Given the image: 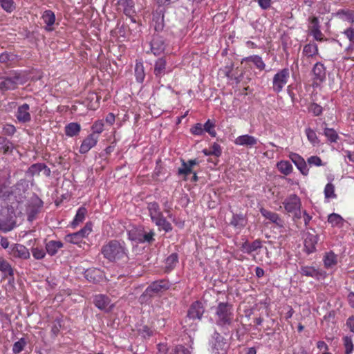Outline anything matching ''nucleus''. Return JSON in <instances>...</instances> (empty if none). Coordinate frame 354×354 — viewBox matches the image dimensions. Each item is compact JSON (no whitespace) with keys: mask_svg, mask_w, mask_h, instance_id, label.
<instances>
[{"mask_svg":"<svg viewBox=\"0 0 354 354\" xmlns=\"http://www.w3.org/2000/svg\"><path fill=\"white\" fill-rule=\"evenodd\" d=\"M91 231H92V225L90 223H87L82 229H81L80 231L77 232V233L83 239V238L88 236L90 234V233L91 232Z\"/></svg>","mask_w":354,"mask_h":354,"instance_id":"3c124183","label":"nucleus"},{"mask_svg":"<svg viewBox=\"0 0 354 354\" xmlns=\"http://www.w3.org/2000/svg\"><path fill=\"white\" fill-rule=\"evenodd\" d=\"M174 354H191V351L189 348H185L183 346H177Z\"/></svg>","mask_w":354,"mask_h":354,"instance_id":"e2e57ef3","label":"nucleus"},{"mask_svg":"<svg viewBox=\"0 0 354 354\" xmlns=\"http://www.w3.org/2000/svg\"><path fill=\"white\" fill-rule=\"evenodd\" d=\"M231 224L236 227L242 228L245 225L246 220L242 214H236L233 216Z\"/></svg>","mask_w":354,"mask_h":354,"instance_id":"e433bc0d","label":"nucleus"},{"mask_svg":"<svg viewBox=\"0 0 354 354\" xmlns=\"http://www.w3.org/2000/svg\"><path fill=\"white\" fill-rule=\"evenodd\" d=\"M80 130V125L76 122H71L65 127V133L68 137L77 136Z\"/></svg>","mask_w":354,"mask_h":354,"instance_id":"bb28decb","label":"nucleus"},{"mask_svg":"<svg viewBox=\"0 0 354 354\" xmlns=\"http://www.w3.org/2000/svg\"><path fill=\"white\" fill-rule=\"evenodd\" d=\"M291 160L295 163L297 169L304 175L308 174V168L304 159L297 153H292L289 156Z\"/></svg>","mask_w":354,"mask_h":354,"instance_id":"4468645a","label":"nucleus"},{"mask_svg":"<svg viewBox=\"0 0 354 354\" xmlns=\"http://www.w3.org/2000/svg\"><path fill=\"white\" fill-rule=\"evenodd\" d=\"M260 212L266 218L270 220L271 222L276 223L278 225H281L282 221L277 213L270 212L263 208L261 209Z\"/></svg>","mask_w":354,"mask_h":354,"instance_id":"a878e982","label":"nucleus"},{"mask_svg":"<svg viewBox=\"0 0 354 354\" xmlns=\"http://www.w3.org/2000/svg\"><path fill=\"white\" fill-rule=\"evenodd\" d=\"M144 232L138 230H131L129 232V239L132 241H136L140 243V239H142Z\"/></svg>","mask_w":354,"mask_h":354,"instance_id":"603ef678","label":"nucleus"},{"mask_svg":"<svg viewBox=\"0 0 354 354\" xmlns=\"http://www.w3.org/2000/svg\"><path fill=\"white\" fill-rule=\"evenodd\" d=\"M141 333L144 337H150L152 335V330L147 326H145L141 329Z\"/></svg>","mask_w":354,"mask_h":354,"instance_id":"338daca9","label":"nucleus"},{"mask_svg":"<svg viewBox=\"0 0 354 354\" xmlns=\"http://www.w3.org/2000/svg\"><path fill=\"white\" fill-rule=\"evenodd\" d=\"M21 77L19 75H14L9 77H3L0 78V90L6 91L15 89L18 84H21Z\"/></svg>","mask_w":354,"mask_h":354,"instance_id":"6e6552de","label":"nucleus"},{"mask_svg":"<svg viewBox=\"0 0 354 354\" xmlns=\"http://www.w3.org/2000/svg\"><path fill=\"white\" fill-rule=\"evenodd\" d=\"M3 130L5 134L9 136L14 134L16 131L15 127L12 124H6Z\"/></svg>","mask_w":354,"mask_h":354,"instance_id":"0e129e2a","label":"nucleus"},{"mask_svg":"<svg viewBox=\"0 0 354 354\" xmlns=\"http://www.w3.org/2000/svg\"><path fill=\"white\" fill-rule=\"evenodd\" d=\"M15 58L16 55L15 54L4 52L0 55V62L9 64L15 61Z\"/></svg>","mask_w":354,"mask_h":354,"instance_id":"a19ab883","label":"nucleus"},{"mask_svg":"<svg viewBox=\"0 0 354 354\" xmlns=\"http://www.w3.org/2000/svg\"><path fill=\"white\" fill-rule=\"evenodd\" d=\"M310 22L311 24L310 26V30L315 39L319 41H323L324 35L320 30L318 18L316 17H313L310 19Z\"/></svg>","mask_w":354,"mask_h":354,"instance_id":"f3484780","label":"nucleus"},{"mask_svg":"<svg viewBox=\"0 0 354 354\" xmlns=\"http://www.w3.org/2000/svg\"><path fill=\"white\" fill-rule=\"evenodd\" d=\"M324 195L326 198H334L336 197L335 194V187L332 183H328L324 188Z\"/></svg>","mask_w":354,"mask_h":354,"instance_id":"c03bdc74","label":"nucleus"},{"mask_svg":"<svg viewBox=\"0 0 354 354\" xmlns=\"http://www.w3.org/2000/svg\"><path fill=\"white\" fill-rule=\"evenodd\" d=\"M32 254L33 257L38 260L44 259L46 255L45 251L42 248H32Z\"/></svg>","mask_w":354,"mask_h":354,"instance_id":"864d4df0","label":"nucleus"},{"mask_svg":"<svg viewBox=\"0 0 354 354\" xmlns=\"http://www.w3.org/2000/svg\"><path fill=\"white\" fill-rule=\"evenodd\" d=\"M290 77L289 70L283 68L277 72L272 80V89L276 93L282 91L284 86L287 84Z\"/></svg>","mask_w":354,"mask_h":354,"instance_id":"0eeeda50","label":"nucleus"},{"mask_svg":"<svg viewBox=\"0 0 354 354\" xmlns=\"http://www.w3.org/2000/svg\"><path fill=\"white\" fill-rule=\"evenodd\" d=\"M62 247L63 243L59 241H50L46 244V252L50 256L55 255Z\"/></svg>","mask_w":354,"mask_h":354,"instance_id":"b1692460","label":"nucleus"},{"mask_svg":"<svg viewBox=\"0 0 354 354\" xmlns=\"http://www.w3.org/2000/svg\"><path fill=\"white\" fill-rule=\"evenodd\" d=\"M344 345L345 346V353L351 354L353 349V344L351 337H344Z\"/></svg>","mask_w":354,"mask_h":354,"instance_id":"09e8293b","label":"nucleus"},{"mask_svg":"<svg viewBox=\"0 0 354 354\" xmlns=\"http://www.w3.org/2000/svg\"><path fill=\"white\" fill-rule=\"evenodd\" d=\"M87 211L86 209L84 207H80L77 213L75 214V216L72 222V225L75 227L77 225H79L80 223H82L85 218V215L86 214Z\"/></svg>","mask_w":354,"mask_h":354,"instance_id":"2f4dec72","label":"nucleus"},{"mask_svg":"<svg viewBox=\"0 0 354 354\" xmlns=\"http://www.w3.org/2000/svg\"><path fill=\"white\" fill-rule=\"evenodd\" d=\"M95 305L101 310L109 311L112 309L113 305H111V301L108 297L104 295H98L94 299Z\"/></svg>","mask_w":354,"mask_h":354,"instance_id":"dca6fc26","label":"nucleus"},{"mask_svg":"<svg viewBox=\"0 0 354 354\" xmlns=\"http://www.w3.org/2000/svg\"><path fill=\"white\" fill-rule=\"evenodd\" d=\"M328 222L333 227L341 228L343 227L345 221L339 214L332 213L328 216Z\"/></svg>","mask_w":354,"mask_h":354,"instance_id":"5701e85b","label":"nucleus"},{"mask_svg":"<svg viewBox=\"0 0 354 354\" xmlns=\"http://www.w3.org/2000/svg\"><path fill=\"white\" fill-rule=\"evenodd\" d=\"M0 245L4 249L10 248H9V241L6 237L1 236Z\"/></svg>","mask_w":354,"mask_h":354,"instance_id":"774afa93","label":"nucleus"},{"mask_svg":"<svg viewBox=\"0 0 354 354\" xmlns=\"http://www.w3.org/2000/svg\"><path fill=\"white\" fill-rule=\"evenodd\" d=\"M300 273L304 276L313 278H318L320 275L319 271L311 266H302L300 270Z\"/></svg>","mask_w":354,"mask_h":354,"instance_id":"c85d7f7f","label":"nucleus"},{"mask_svg":"<svg viewBox=\"0 0 354 354\" xmlns=\"http://www.w3.org/2000/svg\"><path fill=\"white\" fill-rule=\"evenodd\" d=\"M0 4L5 10L9 12L15 8L13 0H0Z\"/></svg>","mask_w":354,"mask_h":354,"instance_id":"8fccbe9b","label":"nucleus"},{"mask_svg":"<svg viewBox=\"0 0 354 354\" xmlns=\"http://www.w3.org/2000/svg\"><path fill=\"white\" fill-rule=\"evenodd\" d=\"M43 163H36L31 165L28 170V174L30 176L39 175L41 172Z\"/></svg>","mask_w":354,"mask_h":354,"instance_id":"a18cd8bd","label":"nucleus"},{"mask_svg":"<svg viewBox=\"0 0 354 354\" xmlns=\"http://www.w3.org/2000/svg\"><path fill=\"white\" fill-rule=\"evenodd\" d=\"M101 252L109 261H116L127 256V250L124 244L116 240L110 241L104 245Z\"/></svg>","mask_w":354,"mask_h":354,"instance_id":"f03ea898","label":"nucleus"},{"mask_svg":"<svg viewBox=\"0 0 354 354\" xmlns=\"http://www.w3.org/2000/svg\"><path fill=\"white\" fill-rule=\"evenodd\" d=\"M343 32L348 39L350 42L354 44V29L349 28L346 29Z\"/></svg>","mask_w":354,"mask_h":354,"instance_id":"680f3d73","label":"nucleus"},{"mask_svg":"<svg viewBox=\"0 0 354 354\" xmlns=\"http://www.w3.org/2000/svg\"><path fill=\"white\" fill-rule=\"evenodd\" d=\"M306 134L308 140L313 144L316 145L318 143V138L315 131L310 128L306 129Z\"/></svg>","mask_w":354,"mask_h":354,"instance_id":"49530a36","label":"nucleus"},{"mask_svg":"<svg viewBox=\"0 0 354 354\" xmlns=\"http://www.w3.org/2000/svg\"><path fill=\"white\" fill-rule=\"evenodd\" d=\"M168 284L165 281H155L152 283L144 292L142 296L152 297L154 294L158 293L162 289H167Z\"/></svg>","mask_w":354,"mask_h":354,"instance_id":"f8f14e48","label":"nucleus"},{"mask_svg":"<svg viewBox=\"0 0 354 354\" xmlns=\"http://www.w3.org/2000/svg\"><path fill=\"white\" fill-rule=\"evenodd\" d=\"M209 344L212 354H226L229 348L227 339L217 332L213 333Z\"/></svg>","mask_w":354,"mask_h":354,"instance_id":"20e7f679","label":"nucleus"},{"mask_svg":"<svg viewBox=\"0 0 354 354\" xmlns=\"http://www.w3.org/2000/svg\"><path fill=\"white\" fill-rule=\"evenodd\" d=\"M178 255L176 253H173L169 255L165 261V268L167 271L171 270L178 263Z\"/></svg>","mask_w":354,"mask_h":354,"instance_id":"f704fd0d","label":"nucleus"},{"mask_svg":"<svg viewBox=\"0 0 354 354\" xmlns=\"http://www.w3.org/2000/svg\"><path fill=\"white\" fill-rule=\"evenodd\" d=\"M234 314L232 305L220 302L214 308V320L216 324L223 330H229L233 327Z\"/></svg>","mask_w":354,"mask_h":354,"instance_id":"f257e3e1","label":"nucleus"},{"mask_svg":"<svg viewBox=\"0 0 354 354\" xmlns=\"http://www.w3.org/2000/svg\"><path fill=\"white\" fill-rule=\"evenodd\" d=\"M16 226L15 216L8 209L2 208L0 211V231L8 232Z\"/></svg>","mask_w":354,"mask_h":354,"instance_id":"423d86ee","label":"nucleus"},{"mask_svg":"<svg viewBox=\"0 0 354 354\" xmlns=\"http://www.w3.org/2000/svg\"><path fill=\"white\" fill-rule=\"evenodd\" d=\"M154 232L151 230L149 232H144L143 236H142V239H140V243L145 242H151L153 240Z\"/></svg>","mask_w":354,"mask_h":354,"instance_id":"bf43d9fd","label":"nucleus"},{"mask_svg":"<svg viewBox=\"0 0 354 354\" xmlns=\"http://www.w3.org/2000/svg\"><path fill=\"white\" fill-rule=\"evenodd\" d=\"M277 167L279 171L284 174L289 175L292 171V166L290 162L287 160H281L277 164Z\"/></svg>","mask_w":354,"mask_h":354,"instance_id":"7c9ffc66","label":"nucleus"},{"mask_svg":"<svg viewBox=\"0 0 354 354\" xmlns=\"http://www.w3.org/2000/svg\"><path fill=\"white\" fill-rule=\"evenodd\" d=\"M44 24L46 25V30L51 31L53 30V26L55 22V15L54 12L50 10H45L41 16Z\"/></svg>","mask_w":354,"mask_h":354,"instance_id":"6ab92c4d","label":"nucleus"},{"mask_svg":"<svg viewBox=\"0 0 354 354\" xmlns=\"http://www.w3.org/2000/svg\"><path fill=\"white\" fill-rule=\"evenodd\" d=\"M198 163L199 162L196 159L189 160L187 162L183 161L182 167L178 169V174L188 175L193 173V167Z\"/></svg>","mask_w":354,"mask_h":354,"instance_id":"412c9836","label":"nucleus"},{"mask_svg":"<svg viewBox=\"0 0 354 354\" xmlns=\"http://www.w3.org/2000/svg\"><path fill=\"white\" fill-rule=\"evenodd\" d=\"M82 240V238L81 236L79 235V234L77 232L68 234L66 236V241L68 243H73V244H78L80 243Z\"/></svg>","mask_w":354,"mask_h":354,"instance_id":"37998d69","label":"nucleus"},{"mask_svg":"<svg viewBox=\"0 0 354 354\" xmlns=\"http://www.w3.org/2000/svg\"><path fill=\"white\" fill-rule=\"evenodd\" d=\"M324 135L331 142H336L339 138L337 132L333 129L330 128H324Z\"/></svg>","mask_w":354,"mask_h":354,"instance_id":"ea45409f","label":"nucleus"},{"mask_svg":"<svg viewBox=\"0 0 354 354\" xmlns=\"http://www.w3.org/2000/svg\"><path fill=\"white\" fill-rule=\"evenodd\" d=\"M16 117L21 122H26L30 120L29 112H17Z\"/></svg>","mask_w":354,"mask_h":354,"instance_id":"6e6d98bb","label":"nucleus"},{"mask_svg":"<svg viewBox=\"0 0 354 354\" xmlns=\"http://www.w3.org/2000/svg\"><path fill=\"white\" fill-rule=\"evenodd\" d=\"M250 62H253L257 68L261 71L264 70L266 64H264L262 58L259 55H252L247 58Z\"/></svg>","mask_w":354,"mask_h":354,"instance_id":"58836bf2","label":"nucleus"},{"mask_svg":"<svg viewBox=\"0 0 354 354\" xmlns=\"http://www.w3.org/2000/svg\"><path fill=\"white\" fill-rule=\"evenodd\" d=\"M258 3L263 10H267L271 6V0H258Z\"/></svg>","mask_w":354,"mask_h":354,"instance_id":"69168bd1","label":"nucleus"},{"mask_svg":"<svg viewBox=\"0 0 354 354\" xmlns=\"http://www.w3.org/2000/svg\"><path fill=\"white\" fill-rule=\"evenodd\" d=\"M117 4L119 10H123L127 15H131L133 7L132 0H117Z\"/></svg>","mask_w":354,"mask_h":354,"instance_id":"393cba45","label":"nucleus"},{"mask_svg":"<svg viewBox=\"0 0 354 354\" xmlns=\"http://www.w3.org/2000/svg\"><path fill=\"white\" fill-rule=\"evenodd\" d=\"M318 236L313 234H307L304 239V248L307 253L310 254L315 251L318 242Z\"/></svg>","mask_w":354,"mask_h":354,"instance_id":"a211bd4d","label":"nucleus"},{"mask_svg":"<svg viewBox=\"0 0 354 354\" xmlns=\"http://www.w3.org/2000/svg\"><path fill=\"white\" fill-rule=\"evenodd\" d=\"M0 271L2 272L5 276L13 275V270L10 264L1 258H0Z\"/></svg>","mask_w":354,"mask_h":354,"instance_id":"72a5a7b5","label":"nucleus"},{"mask_svg":"<svg viewBox=\"0 0 354 354\" xmlns=\"http://www.w3.org/2000/svg\"><path fill=\"white\" fill-rule=\"evenodd\" d=\"M97 272L98 270H87L85 272L86 278L90 281L95 282L97 280L95 277L97 275Z\"/></svg>","mask_w":354,"mask_h":354,"instance_id":"052dcab7","label":"nucleus"},{"mask_svg":"<svg viewBox=\"0 0 354 354\" xmlns=\"http://www.w3.org/2000/svg\"><path fill=\"white\" fill-rule=\"evenodd\" d=\"M303 53L307 57H313L318 53V47L316 44H306L303 49Z\"/></svg>","mask_w":354,"mask_h":354,"instance_id":"c9c22d12","label":"nucleus"},{"mask_svg":"<svg viewBox=\"0 0 354 354\" xmlns=\"http://www.w3.org/2000/svg\"><path fill=\"white\" fill-rule=\"evenodd\" d=\"M26 344V342L24 338H21L19 340L13 344L12 352L15 354H18L21 352Z\"/></svg>","mask_w":354,"mask_h":354,"instance_id":"79ce46f5","label":"nucleus"},{"mask_svg":"<svg viewBox=\"0 0 354 354\" xmlns=\"http://www.w3.org/2000/svg\"><path fill=\"white\" fill-rule=\"evenodd\" d=\"M9 254L15 258L27 259L30 257V252L24 245L15 243L9 248Z\"/></svg>","mask_w":354,"mask_h":354,"instance_id":"9d476101","label":"nucleus"},{"mask_svg":"<svg viewBox=\"0 0 354 354\" xmlns=\"http://www.w3.org/2000/svg\"><path fill=\"white\" fill-rule=\"evenodd\" d=\"M92 133H94V135L100 134L104 130V123L102 120H97L94 122L91 127Z\"/></svg>","mask_w":354,"mask_h":354,"instance_id":"de8ad7c7","label":"nucleus"},{"mask_svg":"<svg viewBox=\"0 0 354 354\" xmlns=\"http://www.w3.org/2000/svg\"><path fill=\"white\" fill-rule=\"evenodd\" d=\"M261 248V243L259 240H255L251 243L245 242L242 245V250L246 253H251Z\"/></svg>","mask_w":354,"mask_h":354,"instance_id":"c756f323","label":"nucleus"},{"mask_svg":"<svg viewBox=\"0 0 354 354\" xmlns=\"http://www.w3.org/2000/svg\"><path fill=\"white\" fill-rule=\"evenodd\" d=\"M283 205L288 213L292 214L297 218H301V202L299 197L296 194L288 196L283 202Z\"/></svg>","mask_w":354,"mask_h":354,"instance_id":"39448f33","label":"nucleus"},{"mask_svg":"<svg viewBox=\"0 0 354 354\" xmlns=\"http://www.w3.org/2000/svg\"><path fill=\"white\" fill-rule=\"evenodd\" d=\"M313 86H318L326 79V68L321 62H317L313 68Z\"/></svg>","mask_w":354,"mask_h":354,"instance_id":"1a4fd4ad","label":"nucleus"},{"mask_svg":"<svg viewBox=\"0 0 354 354\" xmlns=\"http://www.w3.org/2000/svg\"><path fill=\"white\" fill-rule=\"evenodd\" d=\"M191 132L196 136H201L204 133L203 125L201 123L196 124L191 129Z\"/></svg>","mask_w":354,"mask_h":354,"instance_id":"4d7b16f0","label":"nucleus"},{"mask_svg":"<svg viewBox=\"0 0 354 354\" xmlns=\"http://www.w3.org/2000/svg\"><path fill=\"white\" fill-rule=\"evenodd\" d=\"M97 140L98 136L97 135H94V133L89 134L83 140L80 147V153L82 154L87 153L91 148L95 146Z\"/></svg>","mask_w":354,"mask_h":354,"instance_id":"9b49d317","label":"nucleus"},{"mask_svg":"<svg viewBox=\"0 0 354 354\" xmlns=\"http://www.w3.org/2000/svg\"><path fill=\"white\" fill-rule=\"evenodd\" d=\"M257 139L249 135H243L237 137L234 143L237 145L252 147L257 144Z\"/></svg>","mask_w":354,"mask_h":354,"instance_id":"aec40b11","label":"nucleus"},{"mask_svg":"<svg viewBox=\"0 0 354 354\" xmlns=\"http://www.w3.org/2000/svg\"><path fill=\"white\" fill-rule=\"evenodd\" d=\"M135 75L136 80L142 83L144 81L145 73L144 66L141 62H137L135 66Z\"/></svg>","mask_w":354,"mask_h":354,"instance_id":"473e14b6","label":"nucleus"},{"mask_svg":"<svg viewBox=\"0 0 354 354\" xmlns=\"http://www.w3.org/2000/svg\"><path fill=\"white\" fill-rule=\"evenodd\" d=\"M209 150H210V153H212V155H213V156L218 157L221 155V152H222L221 147L218 143L214 142L210 147Z\"/></svg>","mask_w":354,"mask_h":354,"instance_id":"13d9d810","label":"nucleus"},{"mask_svg":"<svg viewBox=\"0 0 354 354\" xmlns=\"http://www.w3.org/2000/svg\"><path fill=\"white\" fill-rule=\"evenodd\" d=\"M307 162L310 165H314V166H317V167L323 165L321 158L317 156H313L309 157L307 159Z\"/></svg>","mask_w":354,"mask_h":354,"instance_id":"5fc2aeb1","label":"nucleus"},{"mask_svg":"<svg viewBox=\"0 0 354 354\" xmlns=\"http://www.w3.org/2000/svg\"><path fill=\"white\" fill-rule=\"evenodd\" d=\"M166 69V61L163 58L158 59L154 66V74L156 77H161L165 74Z\"/></svg>","mask_w":354,"mask_h":354,"instance_id":"cd10ccee","label":"nucleus"},{"mask_svg":"<svg viewBox=\"0 0 354 354\" xmlns=\"http://www.w3.org/2000/svg\"><path fill=\"white\" fill-rule=\"evenodd\" d=\"M147 209L151 220L158 227L159 230H164L165 232L171 231L172 227L171 223L164 217L160 211V206L156 202L148 203Z\"/></svg>","mask_w":354,"mask_h":354,"instance_id":"7ed1b4c3","label":"nucleus"},{"mask_svg":"<svg viewBox=\"0 0 354 354\" xmlns=\"http://www.w3.org/2000/svg\"><path fill=\"white\" fill-rule=\"evenodd\" d=\"M204 313L202 304L199 301L194 303L188 310L187 317L192 319H200Z\"/></svg>","mask_w":354,"mask_h":354,"instance_id":"ddd939ff","label":"nucleus"},{"mask_svg":"<svg viewBox=\"0 0 354 354\" xmlns=\"http://www.w3.org/2000/svg\"><path fill=\"white\" fill-rule=\"evenodd\" d=\"M324 266L327 269L333 268L337 263V257L332 252L325 254L323 258Z\"/></svg>","mask_w":354,"mask_h":354,"instance_id":"4be33fe9","label":"nucleus"},{"mask_svg":"<svg viewBox=\"0 0 354 354\" xmlns=\"http://www.w3.org/2000/svg\"><path fill=\"white\" fill-rule=\"evenodd\" d=\"M165 44L163 39L156 35L151 41V50L155 55H160L165 49Z\"/></svg>","mask_w":354,"mask_h":354,"instance_id":"2eb2a0df","label":"nucleus"},{"mask_svg":"<svg viewBox=\"0 0 354 354\" xmlns=\"http://www.w3.org/2000/svg\"><path fill=\"white\" fill-rule=\"evenodd\" d=\"M204 132L208 133L212 137L214 138L216 136L215 128V121L213 120H207L203 125Z\"/></svg>","mask_w":354,"mask_h":354,"instance_id":"4c0bfd02","label":"nucleus"}]
</instances>
